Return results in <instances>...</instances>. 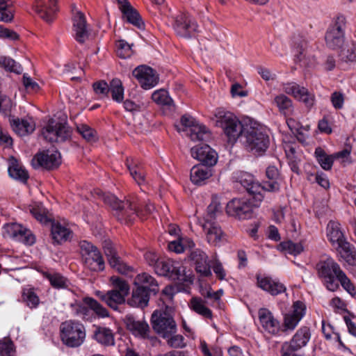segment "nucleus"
<instances>
[{"label":"nucleus","instance_id":"f257e3e1","mask_svg":"<svg viewBox=\"0 0 356 356\" xmlns=\"http://www.w3.org/2000/svg\"><path fill=\"white\" fill-rule=\"evenodd\" d=\"M154 211L155 207L150 202L145 204L144 209H138L129 200H121L113 195V217L121 223H131L136 217L144 220Z\"/></svg>","mask_w":356,"mask_h":356},{"label":"nucleus","instance_id":"f03ea898","mask_svg":"<svg viewBox=\"0 0 356 356\" xmlns=\"http://www.w3.org/2000/svg\"><path fill=\"white\" fill-rule=\"evenodd\" d=\"M327 236L332 245L339 251L341 257L351 266L356 265V250L345 238L341 225L330 221L327 226Z\"/></svg>","mask_w":356,"mask_h":356},{"label":"nucleus","instance_id":"7ed1b4c3","mask_svg":"<svg viewBox=\"0 0 356 356\" xmlns=\"http://www.w3.org/2000/svg\"><path fill=\"white\" fill-rule=\"evenodd\" d=\"M241 138L245 149L254 154H262L270 144L268 135L264 128L259 126H246Z\"/></svg>","mask_w":356,"mask_h":356},{"label":"nucleus","instance_id":"20e7f679","mask_svg":"<svg viewBox=\"0 0 356 356\" xmlns=\"http://www.w3.org/2000/svg\"><path fill=\"white\" fill-rule=\"evenodd\" d=\"M81 303L75 300L70 303V307L74 315L83 320L92 321L95 315L99 318L109 316L108 311L92 298L86 297Z\"/></svg>","mask_w":356,"mask_h":356},{"label":"nucleus","instance_id":"39448f33","mask_svg":"<svg viewBox=\"0 0 356 356\" xmlns=\"http://www.w3.org/2000/svg\"><path fill=\"white\" fill-rule=\"evenodd\" d=\"M316 270L318 277L327 290L334 292L339 289L337 280L342 270L333 259L327 258L320 261L316 264Z\"/></svg>","mask_w":356,"mask_h":356},{"label":"nucleus","instance_id":"423d86ee","mask_svg":"<svg viewBox=\"0 0 356 356\" xmlns=\"http://www.w3.org/2000/svg\"><path fill=\"white\" fill-rule=\"evenodd\" d=\"M216 125L222 128L230 143H234L242 136L244 127L232 113L219 111L216 114Z\"/></svg>","mask_w":356,"mask_h":356},{"label":"nucleus","instance_id":"0eeeda50","mask_svg":"<svg viewBox=\"0 0 356 356\" xmlns=\"http://www.w3.org/2000/svg\"><path fill=\"white\" fill-rule=\"evenodd\" d=\"M60 330L62 341L68 347H78L83 343L86 332L81 323L72 320L67 321L61 323Z\"/></svg>","mask_w":356,"mask_h":356},{"label":"nucleus","instance_id":"6e6552de","mask_svg":"<svg viewBox=\"0 0 356 356\" xmlns=\"http://www.w3.org/2000/svg\"><path fill=\"white\" fill-rule=\"evenodd\" d=\"M151 324L154 332L164 339L177 332L176 322L165 311H154L151 316Z\"/></svg>","mask_w":356,"mask_h":356},{"label":"nucleus","instance_id":"1a4fd4ad","mask_svg":"<svg viewBox=\"0 0 356 356\" xmlns=\"http://www.w3.org/2000/svg\"><path fill=\"white\" fill-rule=\"evenodd\" d=\"M82 259L85 266L92 271L102 270L104 261L96 246L87 241H81L79 243Z\"/></svg>","mask_w":356,"mask_h":356},{"label":"nucleus","instance_id":"9d476101","mask_svg":"<svg viewBox=\"0 0 356 356\" xmlns=\"http://www.w3.org/2000/svg\"><path fill=\"white\" fill-rule=\"evenodd\" d=\"M180 122L184 128L181 129L179 126H176L177 131H187V134L193 141H206L211 138L209 129L204 125L196 122L191 115H184Z\"/></svg>","mask_w":356,"mask_h":356},{"label":"nucleus","instance_id":"9b49d317","mask_svg":"<svg viewBox=\"0 0 356 356\" xmlns=\"http://www.w3.org/2000/svg\"><path fill=\"white\" fill-rule=\"evenodd\" d=\"M42 135L50 143H61L71 138L72 130L66 123L51 119L43 129Z\"/></svg>","mask_w":356,"mask_h":356},{"label":"nucleus","instance_id":"f8f14e48","mask_svg":"<svg viewBox=\"0 0 356 356\" xmlns=\"http://www.w3.org/2000/svg\"><path fill=\"white\" fill-rule=\"evenodd\" d=\"M345 25L346 19L341 15L337 17L334 24L328 29L325 38L326 45L329 48L332 49H340L341 50L344 47Z\"/></svg>","mask_w":356,"mask_h":356},{"label":"nucleus","instance_id":"ddd939ff","mask_svg":"<svg viewBox=\"0 0 356 356\" xmlns=\"http://www.w3.org/2000/svg\"><path fill=\"white\" fill-rule=\"evenodd\" d=\"M234 179L243 186L250 195H252V198L255 200L254 204L259 207L264 197L261 184L255 181L251 174L245 172H236Z\"/></svg>","mask_w":356,"mask_h":356},{"label":"nucleus","instance_id":"4468645a","mask_svg":"<svg viewBox=\"0 0 356 356\" xmlns=\"http://www.w3.org/2000/svg\"><path fill=\"white\" fill-rule=\"evenodd\" d=\"M254 203L255 200L253 198L252 200L234 198L227 202L226 212L229 216L240 220L248 219L252 216L254 207H257Z\"/></svg>","mask_w":356,"mask_h":356},{"label":"nucleus","instance_id":"2eb2a0df","mask_svg":"<svg viewBox=\"0 0 356 356\" xmlns=\"http://www.w3.org/2000/svg\"><path fill=\"white\" fill-rule=\"evenodd\" d=\"M3 236L12 238L26 245H33L35 241L32 232L17 222L6 223L3 226Z\"/></svg>","mask_w":356,"mask_h":356},{"label":"nucleus","instance_id":"dca6fc26","mask_svg":"<svg viewBox=\"0 0 356 356\" xmlns=\"http://www.w3.org/2000/svg\"><path fill=\"white\" fill-rule=\"evenodd\" d=\"M61 163L60 154L56 150H46L38 152L32 159V165L34 168H43L53 170L58 168Z\"/></svg>","mask_w":356,"mask_h":356},{"label":"nucleus","instance_id":"f3484780","mask_svg":"<svg viewBox=\"0 0 356 356\" xmlns=\"http://www.w3.org/2000/svg\"><path fill=\"white\" fill-rule=\"evenodd\" d=\"M118 8L122 13V17L128 23L143 30L145 23L139 12L134 8L129 0H115Z\"/></svg>","mask_w":356,"mask_h":356},{"label":"nucleus","instance_id":"a211bd4d","mask_svg":"<svg viewBox=\"0 0 356 356\" xmlns=\"http://www.w3.org/2000/svg\"><path fill=\"white\" fill-rule=\"evenodd\" d=\"M174 29L177 34L184 38H191L195 36L198 31L196 22L186 15H178L174 24Z\"/></svg>","mask_w":356,"mask_h":356},{"label":"nucleus","instance_id":"6ab92c4d","mask_svg":"<svg viewBox=\"0 0 356 356\" xmlns=\"http://www.w3.org/2000/svg\"><path fill=\"white\" fill-rule=\"evenodd\" d=\"M132 74L141 87L145 90L154 87L159 81L156 72L152 67L145 65L136 67Z\"/></svg>","mask_w":356,"mask_h":356},{"label":"nucleus","instance_id":"aec40b11","mask_svg":"<svg viewBox=\"0 0 356 356\" xmlns=\"http://www.w3.org/2000/svg\"><path fill=\"white\" fill-rule=\"evenodd\" d=\"M191 153L194 159L201 163V165L211 167L217 163V153L207 144H200L192 147Z\"/></svg>","mask_w":356,"mask_h":356},{"label":"nucleus","instance_id":"412c9836","mask_svg":"<svg viewBox=\"0 0 356 356\" xmlns=\"http://www.w3.org/2000/svg\"><path fill=\"white\" fill-rule=\"evenodd\" d=\"M283 90L286 94L302 101L307 107L313 106L314 97L305 87L300 86L295 82H290L283 85Z\"/></svg>","mask_w":356,"mask_h":356},{"label":"nucleus","instance_id":"4be33fe9","mask_svg":"<svg viewBox=\"0 0 356 356\" xmlns=\"http://www.w3.org/2000/svg\"><path fill=\"white\" fill-rule=\"evenodd\" d=\"M189 258L193 262L195 270L200 276H211V266L208 263V257L205 252L200 249L193 250L191 251Z\"/></svg>","mask_w":356,"mask_h":356},{"label":"nucleus","instance_id":"5701e85b","mask_svg":"<svg viewBox=\"0 0 356 356\" xmlns=\"http://www.w3.org/2000/svg\"><path fill=\"white\" fill-rule=\"evenodd\" d=\"M259 323L264 330L270 334H277L281 328L280 321L266 308H261L258 312Z\"/></svg>","mask_w":356,"mask_h":356},{"label":"nucleus","instance_id":"b1692460","mask_svg":"<svg viewBox=\"0 0 356 356\" xmlns=\"http://www.w3.org/2000/svg\"><path fill=\"white\" fill-rule=\"evenodd\" d=\"M56 0H49L47 4L42 0H36L33 8L40 18L45 22L50 23L54 20V15L58 11Z\"/></svg>","mask_w":356,"mask_h":356},{"label":"nucleus","instance_id":"393cba45","mask_svg":"<svg viewBox=\"0 0 356 356\" xmlns=\"http://www.w3.org/2000/svg\"><path fill=\"white\" fill-rule=\"evenodd\" d=\"M129 291L130 287L127 280L113 275V302L119 305L124 304Z\"/></svg>","mask_w":356,"mask_h":356},{"label":"nucleus","instance_id":"a878e982","mask_svg":"<svg viewBox=\"0 0 356 356\" xmlns=\"http://www.w3.org/2000/svg\"><path fill=\"white\" fill-rule=\"evenodd\" d=\"M266 175L268 180L263 181L261 184L263 192H279L282 179L278 169L274 165H270L266 170Z\"/></svg>","mask_w":356,"mask_h":356},{"label":"nucleus","instance_id":"bb28decb","mask_svg":"<svg viewBox=\"0 0 356 356\" xmlns=\"http://www.w3.org/2000/svg\"><path fill=\"white\" fill-rule=\"evenodd\" d=\"M73 31L76 40L79 43H83L89 37L85 16L80 11H76L73 17Z\"/></svg>","mask_w":356,"mask_h":356},{"label":"nucleus","instance_id":"cd10ccee","mask_svg":"<svg viewBox=\"0 0 356 356\" xmlns=\"http://www.w3.org/2000/svg\"><path fill=\"white\" fill-rule=\"evenodd\" d=\"M134 284L144 289L146 292L150 293L153 296L156 295L159 291L158 282L152 275L147 273L138 274L135 277Z\"/></svg>","mask_w":356,"mask_h":356},{"label":"nucleus","instance_id":"c85d7f7f","mask_svg":"<svg viewBox=\"0 0 356 356\" xmlns=\"http://www.w3.org/2000/svg\"><path fill=\"white\" fill-rule=\"evenodd\" d=\"M257 280L258 286L272 296H277L286 291L282 283L270 277L257 276Z\"/></svg>","mask_w":356,"mask_h":356},{"label":"nucleus","instance_id":"c756f323","mask_svg":"<svg viewBox=\"0 0 356 356\" xmlns=\"http://www.w3.org/2000/svg\"><path fill=\"white\" fill-rule=\"evenodd\" d=\"M13 131L19 136H25L32 134L35 129V124L32 118H16L10 120Z\"/></svg>","mask_w":356,"mask_h":356},{"label":"nucleus","instance_id":"7c9ffc66","mask_svg":"<svg viewBox=\"0 0 356 356\" xmlns=\"http://www.w3.org/2000/svg\"><path fill=\"white\" fill-rule=\"evenodd\" d=\"M209 243L216 245L222 235L220 227L215 221H205L201 225Z\"/></svg>","mask_w":356,"mask_h":356},{"label":"nucleus","instance_id":"2f4dec72","mask_svg":"<svg viewBox=\"0 0 356 356\" xmlns=\"http://www.w3.org/2000/svg\"><path fill=\"white\" fill-rule=\"evenodd\" d=\"M153 296L146 292L144 289L136 286L133 289L131 297L128 300V304L134 307L143 309L148 305L150 297Z\"/></svg>","mask_w":356,"mask_h":356},{"label":"nucleus","instance_id":"473e14b6","mask_svg":"<svg viewBox=\"0 0 356 356\" xmlns=\"http://www.w3.org/2000/svg\"><path fill=\"white\" fill-rule=\"evenodd\" d=\"M311 337L309 328L303 327L299 329L293 336L289 343H285L283 346L293 348V350H299L306 346Z\"/></svg>","mask_w":356,"mask_h":356},{"label":"nucleus","instance_id":"72a5a7b5","mask_svg":"<svg viewBox=\"0 0 356 356\" xmlns=\"http://www.w3.org/2000/svg\"><path fill=\"white\" fill-rule=\"evenodd\" d=\"M8 174L10 177L22 183L26 182L29 174L24 166L14 157L9 159Z\"/></svg>","mask_w":356,"mask_h":356},{"label":"nucleus","instance_id":"f704fd0d","mask_svg":"<svg viewBox=\"0 0 356 356\" xmlns=\"http://www.w3.org/2000/svg\"><path fill=\"white\" fill-rule=\"evenodd\" d=\"M173 267L169 269V273L164 277L172 281H177L179 283L191 282V277L186 274V268L178 261L172 260Z\"/></svg>","mask_w":356,"mask_h":356},{"label":"nucleus","instance_id":"c9c22d12","mask_svg":"<svg viewBox=\"0 0 356 356\" xmlns=\"http://www.w3.org/2000/svg\"><path fill=\"white\" fill-rule=\"evenodd\" d=\"M212 175L210 167L197 165L191 170V180L196 185L204 184V181L208 179Z\"/></svg>","mask_w":356,"mask_h":356},{"label":"nucleus","instance_id":"e433bc0d","mask_svg":"<svg viewBox=\"0 0 356 356\" xmlns=\"http://www.w3.org/2000/svg\"><path fill=\"white\" fill-rule=\"evenodd\" d=\"M51 236L52 239L56 243H61L70 239L72 237V232L65 226H63L58 222L51 223Z\"/></svg>","mask_w":356,"mask_h":356},{"label":"nucleus","instance_id":"4c0bfd02","mask_svg":"<svg viewBox=\"0 0 356 356\" xmlns=\"http://www.w3.org/2000/svg\"><path fill=\"white\" fill-rule=\"evenodd\" d=\"M126 165L131 176L138 185H141L143 183H145L146 173L145 172L143 166L140 163H129V161L127 160Z\"/></svg>","mask_w":356,"mask_h":356},{"label":"nucleus","instance_id":"58836bf2","mask_svg":"<svg viewBox=\"0 0 356 356\" xmlns=\"http://www.w3.org/2000/svg\"><path fill=\"white\" fill-rule=\"evenodd\" d=\"M314 154L318 163L323 170H330L332 169L334 161V154H327L320 147L316 148Z\"/></svg>","mask_w":356,"mask_h":356},{"label":"nucleus","instance_id":"ea45409f","mask_svg":"<svg viewBox=\"0 0 356 356\" xmlns=\"http://www.w3.org/2000/svg\"><path fill=\"white\" fill-rule=\"evenodd\" d=\"M132 270V268L129 266L117 252L115 248L113 246V272H117L119 274L127 275Z\"/></svg>","mask_w":356,"mask_h":356},{"label":"nucleus","instance_id":"a19ab883","mask_svg":"<svg viewBox=\"0 0 356 356\" xmlns=\"http://www.w3.org/2000/svg\"><path fill=\"white\" fill-rule=\"evenodd\" d=\"M222 206L218 195L212 196L211 202L207 207V213L204 217L205 221H214L216 217L222 213Z\"/></svg>","mask_w":356,"mask_h":356},{"label":"nucleus","instance_id":"79ce46f5","mask_svg":"<svg viewBox=\"0 0 356 356\" xmlns=\"http://www.w3.org/2000/svg\"><path fill=\"white\" fill-rule=\"evenodd\" d=\"M125 323L128 329L145 337L149 332V325L145 321H135L131 316H126Z\"/></svg>","mask_w":356,"mask_h":356},{"label":"nucleus","instance_id":"37998d69","mask_svg":"<svg viewBox=\"0 0 356 356\" xmlns=\"http://www.w3.org/2000/svg\"><path fill=\"white\" fill-rule=\"evenodd\" d=\"M22 299L31 309L36 308L40 304V298L33 288H24L22 292Z\"/></svg>","mask_w":356,"mask_h":356},{"label":"nucleus","instance_id":"c03bdc74","mask_svg":"<svg viewBox=\"0 0 356 356\" xmlns=\"http://www.w3.org/2000/svg\"><path fill=\"white\" fill-rule=\"evenodd\" d=\"M152 99L158 104L167 106L170 110L175 108V104L172 99L168 95V92L165 90H159L153 92Z\"/></svg>","mask_w":356,"mask_h":356},{"label":"nucleus","instance_id":"a18cd8bd","mask_svg":"<svg viewBox=\"0 0 356 356\" xmlns=\"http://www.w3.org/2000/svg\"><path fill=\"white\" fill-rule=\"evenodd\" d=\"M274 103L284 115H289L293 111L292 101L284 95H279L274 99Z\"/></svg>","mask_w":356,"mask_h":356},{"label":"nucleus","instance_id":"49530a36","mask_svg":"<svg viewBox=\"0 0 356 356\" xmlns=\"http://www.w3.org/2000/svg\"><path fill=\"white\" fill-rule=\"evenodd\" d=\"M44 276L56 289H67L70 285V281L59 273H46Z\"/></svg>","mask_w":356,"mask_h":356},{"label":"nucleus","instance_id":"de8ad7c7","mask_svg":"<svg viewBox=\"0 0 356 356\" xmlns=\"http://www.w3.org/2000/svg\"><path fill=\"white\" fill-rule=\"evenodd\" d=\"M339 56L344 62L356 61V43L354 42H347L340 50Z\"/></svg>","mask_w":356,"mask_h":356},{"label":"nucleus","instance_id":"09e8293b","mask_svg":"<svg viewBox=\"0 0 356 356\" xmlns=\"http://www.w3.org/2000/svg\"><path fill=\"white\" fill-rule=\"evenodd\" d=\"M94 338L98 343L109 346L111 341V331L109 328L97 326L94 332Z\"/></svg>","mask_w":356,"mask_h":356},{"label":"nucleus","instance_id":"8fccbe9b","mask_svg":"<svg viewBox=\"0 0 356 356\" xmlns=\"http://www.w3.org/2000/svg\"><path fill=\"white\" fill-rule=\"evenodd\" d=\"M0 67L4 68L7 71L20 74L22 68L18 63L10 57L3 56H0Z\"/></svg>","mask_w":356,"mask_h":356},{"label":"nucleus","instance_id":"3c124183","mask_svg":"<svg viewBox=\"0 0 356 356\" xmlns=\"http://www.w3.org/2000/svg\"><path fill=\"white\" fill-rule=\"evenodd\" d=\"M29 212L40 222L47 223L50 220L47 209L42 204H35L29 208Z\"/></svg>","mask_w":356,"mask_h":356},{"label":"nucleus","instance_id":"603ef678","mask_svg":"<svg viewBox=\"0 0 356 356\" xmlns=\"http://www.w3.org/2000/svg\"><path fill=\"white\" fill-rule=\"evenodd\" d=\"M191 308L197 314L208 318L212 317L211 309L207 307L200 298H193L191 301Z\"/></svg>","mask_w":356,"mask_h":356},{"label":"nucleus","instance_id":"864d4df0","mask_svg":"<svg viewBox=\"0 0 356 356\" xmlns=\"http://www.w3.org/2000/svg\"><path fill=\"white\" fill-rule=\"evenodd\" d=\"M278 249L282 251H286L293 255L299 254L303 250V248L300 243H294L291 241L280 243Z\"/></svg>","mask_w":356,"mask_h":356},{"label":"nucleus","instance_id":"5fc2aeb1","mask_svg":"<svg viewBox=\"0 0 356 356\" xmlns=\"http://www.w3.org/2000/svg\"><path fill=\"white\" fill-rule=\"evenodd\" d=\"M78 133L88 142H95L97 139L96 132L86 124L76 125Z\"/></svg>","mask_w":356,"mask_h":356},{"label":"nucleus","instance_id":"6e6d98bb","mask_svg":"<svg viewBox=\"0 0 356 356\" xmlns=\"http://www.w3.org/2000/svg\"><path fill=\"white\" fill-rule=\"evenodd\" d=\"M13 18V9L6 0H0V21L10 22Z\"/></svg>","mask_w":356,"mask_h":356},{"label":"nucleus","instance_id":"4d7b16f0","mask_svg":"<svg viewBox=\"0 0 356 356\" xmlns=\"http://www.w3.org/2000/svg\"><path fill=\"white\" fill-rule=\"evenodd\" d=\"M13 342L8 338L0 340V356H15Z\"/></svg>","mask_w":356,"mask_h":356},{"label":"nucleus","instance_id":"13d9d810","mask_svg":"<svg viewBox=\"0 0 356 356\" xmlns=\"http://www.w3.org/2000/svg\"><path fill=\"white\" fill-rule=\"evenodd\" d=\"M124 89L119 79H113V100L120 103L124 100Z\"/></svg>","mask_w":356,"mask_h":356},{"label":"nucleus","instance_id":"bf43d9fd","mask_svg":"<svg viewBox=\"0 0 356 356\" xmlns=\"http://www.w3.org/2000/svg\"><path fill=\"white\" fill-rule=\"evenodd\" d=\"M116 54L122 58L130 57L132 54L130 44L124 40H118L116 43Z\"/></svg>","mask_w":356,"mask_h":356},{"label":"nucleus","instance_id":"052dcab7","mask_svg":"<svg viewBox=\"0 0 356 356\" xmlns=\"http://www.w3.org/2000/svg\"><path fill=\"white\" fill-rule=\"evenodd\" d=\"M337 282L341 284V286L351 296L356 293L355 288L346 274L342 270L339 273Z\"/></svg>","mask_w":356,"mask_h":356},{"label":"nucleus","instance_id":"680f3d73","mask_svg":"<svg viewBox=\"0 0 356 356\" xmlns=\"http://www.w3.org/2000/svg\"><path fill=\"white\" fill-rule=\"evenodd\" d=\"M172 260L171 259H160L154 267V271L160 276H165L169 273V269L172 266Z\"/></svg>","mask_w":356,"mask_h":356},{"label":"nucleus","instance_id":"e2e57ef3","mask_svg":"<svg viewBox=\"0 0 356 356\" xmlns=\"http://www.w3.org/2000/svg\"><path fill=\"white\" fill-rule=\"evenodd\" d=\"M92 88L95 93L101 97H107L111 89L108 84L104 80L95 82Z\"/></svg>","mask_w":356,"mask_h":356},{"label":"nucleus","instance_id":"0e129e2a","mask_svg":"<svg viewBox=\"0 0 356 356\" xmlns=\"http://www.w3.org/2000/svg\"><path fill=\"white\" fill-rule=\"evenodd\" d=\"M168 339L167 343L169 346L174 348H181L185 347L184 338L180 334H172Z\"/></svg>","mask_w":356,"mask_h":356},{"label":"nucleus","instance_id":"69168bd1","mask_svg":"<svg viewBox=\"0 0 356 356\" xmlns=\"http://www.w3.org/2000/svg\"><path fill=\"white\" fill-rule=\"evenodd\" d=\"M330 100H331V102H332L333 106L336 109H340L343 106L344 97H343V95L340 92H337V91L334 92L331 95Z\"/></svg>","mask_w":356,"mask_h":356},{"label":"nucleus","instance_id":"338daca9","mask_svg":"<svg viewBox=\"0 0 356 356\" xmlns=\"http://www.w3.org/2000/svg\"><path fill=\"white\" fill-rule=\"evenodd\" d=\"M293 307V309L291 314L296 317L298 321H300L305 315V306L304 303L300 301H297L294 302Z\"/></svg>","mask_w":356,"mask_h":356},{"label":"nucleus","instance_id":"774afa93","mask_svg":"<svg viewBox=\"0 0 356 356\" xmlns=\"http://www.w3.org/2000/svg\"><path fill=\"white\" fill-rule=\"evenodd\" d=\"M211 268H213L214 273L219 280H222L225 278V270L223 268L222 264L218 260L213 261Z\"/></svg>","mask_w":356,"mask_h":356}]
</instances>
